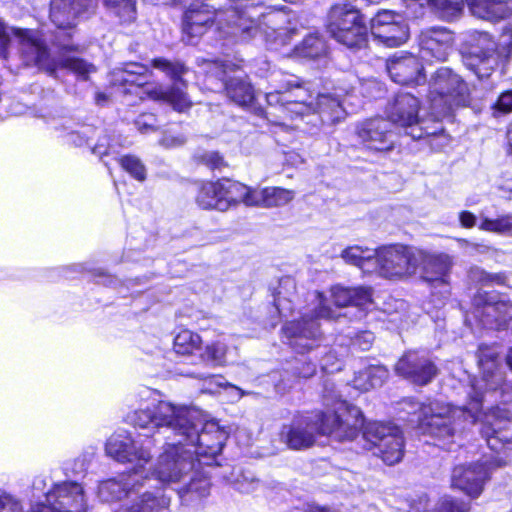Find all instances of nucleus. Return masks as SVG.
Listing matches in <instances>:
<instances>
[{
    "mask_svg": "<svg viewBox=\"0 0 512 512\" xmlns=\"http://www.w3.org/2000/svg\"><path fill=\"white\" fill-rule=\"evenodd\" d=\"M507 364L512 370V349L510 350L509 354L507 355Z\"/></svg>",
    "mask_w": 512,
    "mask_h": 512,
    "instance_id": "338daca9",
    "label": "nucleus"
},
{
    "mask_svg": "<svg viewBox=\"0 0 512 512\" xmlns=\"http://www.w3.org/2000/svg\"><path fill=\"white\" fill-rule=\"evenodd\" d=\"M479 229L512 237V213L503 214L496 218L482 217Z\"/></svg>",
    "mask_w": 512,
    "mask_h": 512,
    "instance_id": "79ce46f5",
    "label": "nucleus"
},
{
    "mask_svg": "<svg viewBox=\"0 0 512 512\" xmlns=\"http://www.w3.org/2000/svg\"><path fill=\"white\" fill-rule=\"evenodd\" d=\"M201 463L184 448L182 440L167 443L159 456L154 473L157 479L166 484H181L177 489L181 503L186 507H199L209 494L210 482L200 471Z\"/></svg>",
    "mask_w": 512,
    "mask_h": 512,
    "instance_id": "39448f33",
    "label": "nucleus"
},
{
    "mask_svg": "<svg viewBox=\"0 0 512 512\" xmlns=\"http://www.w3.org/2000/svg\"><path fill=\"white\" fill-rule=\"evenodd\" d=\"M492 462H477L469 465H459L452 472V487L459 489L469 496L477 497L488 479Z\"/></svg>",
    "mask_w": 512,
    "mask_h": 512,
    "instance_id": "4be33fe9",
    "label": "nucleus"
},
{
    "mask_svg": "<svg viewBox=\"0 0 512 512\" xmlns=\"http://www.w3.org/2000/svg\"><path fill=\"white\" fill-rule=\"evenodd\" d=\"M287 287L294 288V283L290 278L281 280L279 289L274 294V305L281 315H286L288 312L292 311L291 300L283 293V289Z\"/></svg>",
    "mask_w": 512,
    "mask_h": 512,
    "instance_id": "09e8293b",
    "label": "nucleus"
},
{
    "mask_svg": "<svg viewBox=\"0 0 512 512\" xmlns=\"http://www.w3.org/2000/svg\"><path fill=\"white\" fill-rule=\"evenodd\" d=\"M471 13L484 20L499 21L512 15V0H466Z\"/></svg>",
    "mask_w": 512,
    "mask_h": 512,
    "instance_id": "c756f323",
    "label": "nucleus"
},
{
    "mask_svg": "<svg viewBox=\"0 0 512 512\" xmlns=\"http://www.w3.org/2000/svg\"><path fill=\"white\" fill-rule=\"evenodd\" d=\"M421 257L417 248L393 245L376 252L374 269L386 278H403L416 273V262Z\"/></svg>",
    "mask_w": 512,
    "mask_h": 512,
    "instance_id": "ddd939ff",
    "label": "nucleus"
},
{
    "mask_svg": "<svg viewBox=\"0 0 512 512\" xmlns=\"http://www.w3.org/2000/svg\"><path fill=\"white\" fill-rule=\"evenodd\" d=\"M459 221L463 228H472L476 225V216L470 211H462L459 214Z\"/></svg>",
    "mask_w": 512,
    "mask_h": 512,
    "instance_id": "13d9d810",
    "label": "nucleus"
},
{
    "mask_svg": "<svg viewBox=\"0 0 512 512\" xmlns=\"http://www.w3.org/2000/svg\"><path fill=\"white\" fill-rule=\"evenodd\" d=\"M20 502L12 495L0 489V512H22Z\"/></svg>",
    "mask_w": 512,
    "mask_h": 512,
    "instance_id": "3c124183",
    "label": "nucleus"
},
{
    "mask_svg": "<svg viewBox=\"0 0 512 512\" xmlns=\"http://www.w3.org/2000/svg\"><path fill=\"white\" fill-rule=\"evenodd\" d=\"M223 201L226 202L227 210L231 206L244 203L246 206H255L256 189H252L240 182L230 179H221Z\"/></svg>",
    "mask_w": 512,
    "mask_h": 512,
    "instance_id": "473e14b6",
    "label": "nucleus"
},
{
    "mask_svg": "<svg viewBox=\"0 0 512 512\" xmlns=\"http://www.w3.org/2000/svg\"><path fill=\"white\" fill-rule=\"evenodd\" d=\"M296 373L299 377L309 378L316 372V365L312 362L304 363L302 367L295 368Z\"/></svg>",
    "mask_w": 512,
    "mask_h": 512,
    "instance_id": "bf43d9fd",
    "label": "nucleus"
},
{
    "mask_svg": "<svg viewBox=\"0 0 512 512\" xmlns=\"http://www.w3.org/2000/svg\"><path fill=\"white\" fill-rule=\"evenodd\" d=\"M330 298L336 308L354 306L358 308V315L362 317V310L372 304V290L367 287L347 288L340 285L333 286L330 290Z\"/></svg>",
    "mask_w": 512,
    "mask_h": 512,
    "instance_id": "a878e982",
    "label": "nucleus"
},
{
    "mask_svg": "<svg viewBox=\"0 0 512 512\" xmlns=\"http://www.w3.org/2000/svg\"><path fill=\"white\" fill-rule=\"evenodd\" d=\"M420 101L409 93H399L387 109L390 123L412 131L419 124Z\"/></svg>",
    "mask_w": 512,
    "mask_h": 512,
    "instance_id": "393cba45",
    "label": "nucleus"
},
{
    "mask_svg": "<svg viewBox=\"0 0 512 512\" xmlns=\"http://www.w3.org/2000/svg\"><path fill=\"white\" fill-rule=\"evenodd\" d=\"M372 36L387 47H398L404 44L409 37L407 24L400 20L390 26H382L371 32Z\"/></svg>",
    "mask_w": 512,
    "mask_h": 512,
    "instance_id": "f704fd0d",
    "label": "nucleus"
},
{
    "mask_svg": "<svg viewBox=\"0 0 512 512\" xmlns=\"http://www.w3.org/2000/svg\"><path fill=\"white\" fill-rule=\"evenodd\" d=\"M327 30L339 43L360 49L367 41V27L358 9L350 4L334 5L327 20Z\"/></svg>",
    "mask_w": 512,
    "mask_h": 512,
    "instance_id": "9b49d317",
    "label": "nucleus"
},
{
    "mask_svg": "<svg viewBox=\"0 0 512 512\" xmlns=\"http://www.w3.org/2000/svg\"><path fill=\"white\" fill-rule=\"evenodd\" d=\"M200 335L190 330L180 331L174 338V350L180 355H190L201 349Z\"/></svg>",
    "mask_w": 512,
    "mask_h": 512,
    "instance_id": "a19ab883",
    "label": "nucleus"
},
{
    "mask_svg": "<svg viewBox=\"0 0 512 512\" xmlns=\"http://www.w3.org/2000/svg\"><path fill=\"white\" fill-rule=\"evenodd\" d=\"M170 499L160 491L142 493L131 504L126 503L114 512H169Z\"/></svg>",
    "mask_w": 512,
    "mask_h": 512,
    "instance_id": "2f4dec72",
    "label": "nucleus"
},
{
    "mask_svg": "<svg viewBox=\"0 0 512 512\" xmlns=\"http://www.w3.org/2000/svg\"><path fill=\"white\" fill-rule=\"evenodd\" d=\"M20 54L26 66H37L49 76L56 78L57 69L65 68L83 79H87L90 73L95 72V66L76 57H52L47 47L36 38L29 30L20 34Z\"/></svg>",
    "mask_w": 512,
    "mask_h": 512,
    "instance_id": "1a4fd4ad",
    "label": "nucleus"
},
{
    "mask_svg": "<svg viewBox=\"0 0 512 512\" xmlns=\"http://www.w3.org/2000/svg\"><path fill=\"white\" fill-rule=\"evenodd\" d=\"M259 3L252 1L243 5L239 2L226 10H216L203 2L192 3L184 14L183 31L193 37L200 36L216 23L219 30L242 41L260 35L267 42H276L285 33L281 27L285 16L278 11L259 12Z\"/></svg>",
    "mask_w": 512,
    "mask_h": 512,
    "instance_id": "f03ea898",
    "label": "nucleus"
},
{
    "mask_svg": "<svg viewBox=\"0 0 512 512\" xmlns=\"http://www.w3.org/2000/svg\"><path fill=\"white\" fill-rule=\"evenodd\" d=\"M507 141H508L509 151L512 154V125L510 126V128L507 132Z\"/></svg>",
    "mask_w": 512,
    "mask_h": 512,
    "instance_id": "69168bd1",
    "label": "nucleus"
},
{
    "mask_svg": "<svg viewBox=\"0 0 512 512\" xmlns=\"http://www.w3.org/2000/svg\"><path fill=\"white\" fill-rule=\"evenodd\" d=\"M104 5L110 9L123 22H132L136 18L135 0H103Z\"/></svg>",
    "mask_w": 512,
    "mask_h": 512,
    "instance_id": "c03bdc74",
    "label": "nucleus"
},
{
    "mask_svg": "<svg viewBox=\"0 0 512 512\" xmlns=\"http://www.w3.org/2000/svg\"><path fill=\"white\" fill-rule=\"evenodd\" d=\"M86 500L83 488L75 482L55 485L43 503L35 505L31 512H84Z\"/></svg>",
    "mask_w": 512,
    "mask_h": 512,
    "instance_id": "2eb2a0df",
    "label": "nucleus"
},
{
    "mask_svg": "<svg viewBox=\"0 0 512 512\" xmlns=\"http://www.w3.org/2000/svg\"><path fill=\"white\" fill-rule=\"evenodd\" d=\"M480 378L475 379L468 392L470 402L463 407H452L438 401L420 405L419 426L444 444L452 442L456 435L482 421L481 434L493 451H499L509 443L510 436L504 432L512 419V411L495 407L482 415L484 391H496L504 383V367L500 361L498 347L480 345L478 349Z\"/></svg>",
    "mask_w": 512,
    "mask_h": 512,
    "instance_id": "f257e3e1",
    "label": "nucleus"
},
{
    "mask_svg": "<svg viewBox=\"0 0 512 512\" xmlns=\"http://www.w3.org/2000/svg\"><path fill=\"white\" fill-rule=\"evenodd\" d=\"M494 115L512 112V91L502 93L493 105Z\"/></svg>",
    "mask_w": 512,
    "mask_h": 512,
    "instance_id": "603ef678",
    "label": "nucleus"
},
{
    "mask_svg": "<svg viewBox=\"0 0 512 512\" xmlns=\"http://www.w3.org/2000/svg\"><path fill=\"white\" fill-rule=\"evenodd\" d=\"M395 372L413 384L424 386L436 377L438 368L426 352L409 350L395 364Z\"/></svg>",
    "mask_w": 512,
    "mask_h": 512,
    "instance_id": "dca6fc26",
    "label": "nucleus"
},
{
    "mask_svg": "<svg viewBox=\"0 0 512 512\" xmlns=\"http://www.w3.org/2000/svg\"><path fill=\"white\" fill-rule=\"evenodd\" d=\"M386 70L390 78L398 84H420L425 81L423 64L410 53H395L386 61Z\"/></svg>",
    "mask_w": 512,
    "mask_h": 512,
    "instance_id": "5701e85b",
    "label": "nucleus"
},
{
    "mask_svg": "<svg viewBox=\"0 0 512 512\" xmlns=\"http://www.w3.org/2000/svg\"><path fill=\"white\" fill-rule=\"evenodd\" d=\"M153 120V116L152 115H149V116H141L137 121H136V124L139 128V130L141 132H146L148 131L149 129H153L154 128V124L152 123Z\"/></svg>",
    "mask_w": 512,
    "mask_h": 512,
    "instance_id": "052dcab7",
    "label": "nucleus"
},
{
    "mask_svg": "<svg viewBox=\"0 0 512 512\" xmlns=\"http://www.w3.org/2000/svg\"><path fill=\"white\" fill-rule=\"evenodd\" d=\"M374 335L370 331H362L352 339V345L362 351H367L372 346Z\"/></svg>",
    "mask_w": 512,
    "mask_h": 512,
    "instance_id": "864d4df0",
    "label": "nucleus"
},
{
    "mask_svg": "<svg viewBox=\"0 0 512 512\" xmlns=\"http://www.w3.org/2000/svg\"><path fill=\"white\" fill-rule=\"evenodd\" d=\"M363 438L373 455L387 465L399 463L404 456L405 441L401 429L391 423L373 422L364 427Z\"/></svg>",
    "mask_w": 512,
    "mask_h": 512,
    "instance_id": "f8f14e48",
    "label": "nucleus"
},
{
    "mask_svg": "<svg viewBox=\"0 0 512 512\" xmlns=\"http://www.w3.org/2000/svg\"><path fill=\"white\" fill-rule=\"evenodd\" d=\"M431 110L436 118L448 115L454 107L470 102L468 85L448 67L439 68L430 81Z\"/></svg>",
    "mask_w": 512,
    "mask_h": 512,
    "instance_id": "9d476101",
    "label": "nucleus"
},
{
    "mask_svg": "<svg viewBox=\"0 0 512 512\" xmlns=\"http://www.w3.org/2000/svg\"><path fill=\"white\" fill-rule=\"evenodd\" d=\"M363 426L359 408L339 401L335 408L326 412L301 415L284 425L281 441L291 450H305L315 445L319 435L330 436L338 441L352 440Z\"/></svg>",
    "mask_w": 512,
    "mask_h": 512,
    "instance_id": "7ed1b4c3",
    "label": "nucleus"
},
{
    "mask_svg": "<svg viewBox=\"0 0 512 512\" xmlns=\"http://www.w3.org/2000/svg\"><path fill=\"white\" fill-rule=\"evenodd\" d=\"M204 163L211 169H220L225 165L223 157L218 152H207L203 155Z\"/></svg>",
    "mask_w": 512,
    "mask_h": 512,
    "instance_id": "6e6d98bb",
    "label": "nucleus"
},
{
    "mask_svg": "<svg viewBox=\"0 0 512 512\" xmlns=\"http://www.w3.org/2000/svg\"><path fill=\"white\" fill-rule=\"evenodd\" d=\"M148 68L140 63H127L121 68H116L111 73V84L124 87V93H133V88L138 89L148 81Z\"/></svg>",
    "mask_w": 512,
    "mask_h": 512,
    "instance_id": "bb28decb",
    "label": "nucleus"
},
{
    "mask_svg": "<svg viewBox=\"0 0 512 512\" xmlns=\"http://www.w3.org/2000/svg\"><path fill=\"white\" fill-rule=\"evenodd\" d=\"M226 65H216V75L224 83L227 96L240 106L249 105L254 99V91L251 84L240 76H233L227 79Z\"/></svg>",
    "mask_w": 512,
    "mask_h": 512,
    "instance_id": "cd10ccee",
    "label": "nucleus"
},
{
    "mask_svg": "<svg viewBox=\"0 0 512 512\" xmlns=\"http://www.w3.org/2000/svg\"><path fill=\"white\" fill-rule=\"evenodd\" d=\"M96 0H51L50 19L60 30H71L81 18L93 13Z\"/></svg>",
    "mask_w": 512,
    "mask_h": 512,
    "instance_id": "6ab92c4d",
    "label": "nucleus"
},
{
    "mask_svg": "<svg viewBox=\"0 0 512 512\" xmlns=\"http://www.w3.org/2000/svg\"><path fill=\"white\" fill-rule=\"evenodd\" d=\"M155 98L167 101L177 111H183L191 106V101L186 93L177 86H172L167 91H153Z\"/></svg>",
    "mask_w": 512,
    "mask_h": 512,
    "instance_id": "37998d69",
    "label": "nucleus"
},
{
    "mask_svg": "<svg viewBox=\"0 0 512 512\" xmlns=\"http://www.w3.org/2000/svg\"><path fill=\"white\" fill-rule=\"evenodd\" d=\"M106 454L121 463H134L133 471L142 474L143 469L151 460L148 449L138 447L137 442L125 433H115L110 436L105 445Z\"/></svg>",
    "mask_w": 512,
    "mask_h": 512,
    "instance_id": "f3484780",
    "label": "nucleus"
},
{
    "mask_svg": "<svg viewBox=\"0 0 512 512\" xmlns=\"http://www.w3.org/2000/svg\"><path fill=\"white\" fill-rule=\"evenodd\" d=\"M71 37V32L59 33L56 35L55 44L64 51H77L78 45L70 42Z\"/></svg>",
    "mask_w": 512,
    "mask_h": 512,
    "instance_id": "5fc2aeb1",
    "label": "nucleus"
},
{
    "mask_svg": "<svg viewBox=\"0 0 512 512\" xmlns=\"http://www.w3.org/2000/svg\"><path fill=\"white\" fill-rule=\"evenodd\" d=\"M315 307L302 315L298 320L288 322L283 327L284 337L297 353L304 354L320 345L322 332L319 319L338 320L346 317L329 305V300L320 292H316Z\"/></svg>",
    "mask_w": 512,
    "mask_h": 512,
    "instance_id": "0eeeda50",
    "label": "nucleus"
},
{
    "mask_svg": "<svg viewBox=\"0 0 512 512\" xmlns=\"http://www.w3.org/2000/svg\"><path fill=\"white\" fill-rule=\"evenodd\" d=\"M388 376L389 372L385 367L369 366L356 374L354 385L357 389L367 391L382 386Z\"/></svg>",
    "mask_w": 512,
    "mask_h": 512,
    "instance_id": "4c0bfd02",
    "label": "nucleus"
},
{
    "mask_svg": "<svg viewBox=\"0 0 512 512\" xmlns=\"http://www.w3.org/2000/svg\"><path fill=\"white\" fill-rule=\"evenodd\" d=\"M185 406H177L173 403L160 401L153 409H139L128 415L129 422L135 427L147 429H165L174 435L175 429H181L180 421L185 416Z\"/></svg>",
    "mask_w": 512,
    "mask_h": 512,
    "instance_id": "4468645a",
    "label": "nucleus"
},
{
    "mask_svg": "<svg viewBox=\"0 0 512 512\" xmlns=\"http://www.w3.org/2000/svg\"><path fill=\"white\" fill-rule=\"evenodd\" d=\"M221 180L203 183L196 196V202L202 209H216L226 211L227 205L223 201Z\"/></svg>",
    "mask_w": 512,
    "mask_h": 512,
    "instance_id": "72a5a7b5",
    "label": "nucleus"
},
{
    "mask_svg": "<svg viewBox=\"0 0 512 512\" xmlns=\"http://www.w3.org/2000/svg\"><path fill=\"white\" fill-rule=\"evenodd\" d=\"M270 91L266 92V101L270 106H279L290 118L303 117L317 113L322 123L335 124L346 117L344 100L341 95L319 94L316 104L307 83L296 78H272Z\"/></svg>",
    "mask_w": 512,
    "mask_h": 512,
    "instance_id": "20e7f679",
    "label": "nucleus"
},
{
    "mask_svg": "<svg viewBox=\"0 0 512 512\" xmlns=\"http://www.w3.org/2000/svg\"><path fill=\"white\" fill-rule=\"evenodd\" d=\"M10 42L9 34L4 23L0 21V57L7 59L8 57V45Z\"/></svg>",
    "mask_w": 512,
    "mask_h": 512,
    "instance_id": "4d7b16f0",
    "label": "nucleus"
},
{
    "mask_svg": "<svg viewBox=\"0 0 512 512\" xmlns=\"http://www.w3.org/2000/svg\"><path fill=\"white\" fill-rule=\"evenodd\" d=\"M295 197L293 190L281 187H266L256 190L255 206L263 208L281 207L290 203Z\"/></svg>",
    "mask_w": 512,
    "mask_h": 512,
    "instance_id": "c9c22d12",
    "label": "nucleus"
},
{
    "mask_svg": "<svg viewBox=\"0 0 512 512\" xmlns=\"http://www.w3.org/2000/svg\"><path fill=\"white\" fill-rule=\"evenodd\" d=\"M413 139H428V144L432 149L440 150L447 146L450 142V138L444 133V128L438 119H420L419 124L412 129L407 131Z\"/></svg>",
    "mask_w": 512,
    "mask_h": 512,
    "instance_id": "7c9ffc66",
    "label": "nucleus"
},
{
    "mask_svg": "<svg viewBox=\"0 0 512 512\" xmlns=\"http://www.w3.org/2000/svg\"><path fill=\"white\" fill-rule=\"evenodd\" d=\"M147 481L148 479L138 471H132L119 479L113 478L101 482L98 487V496L105 502L117 501L125 496L138 494Z\"/></svg>",
    "mask_w": 512,
    "mask_h": 512,
    "instance_id": "b1692460",
    "label": "nucleus"
},
{
    "mask_svg": "<svg viewBox=\"0 0 512 512\" xmlns=\"http://www.w3.org/2000/svg\"><path fill=\"white\" fill-rule=\"evenodd\" d=\"M469 278L471 281L480 283L482 285H502L506 281V276L504 273H488L479 267L470 269Z\"/></svg>",
    "mask_w": 512,
    "mask_h": 512,
    "instance_id": "de8ad7c7",
    "label": "nucleus"
},
{
    "mask_svg": "<svg viewBox=\"0 0 512 512\" xmlns=\"http://www.w3.org/2000/svg\"><path fill=\"white\" fill-rule=\"evenodd\" d=\"M341 257L346 263L359 267L364 272L374 269L376 252L373 249L351 246L344 249Z\"/></svg>",
    "mask_w": 512,
    "mask_h": 512,
    "instance_id": "e433bc0d",
    "label": "nucleus"
},
{
    "mask_svg": "<svg viewBox=\"0 0 512 512\" xmlns=\"http://www.w3.org/2000/svg\"><path fill=\"white\" fill-rule=\"evenodd\" d=\"M184 143L183 138L164 136L161 140V144L166 147L178 146Z\"/></svg>",
    "mask_w": 512,
    "mask_h": 512,
    "instance_id": "e2e57ef3",
    "label": "nucleus"
},
{
    "mask_svg": "<svg viewBox=\"0 0 512 512\" xmlns=\"http://www.w3.org/2000/svg\"><path fill=\"white\" fill-rule=\"evenodd\" d=\"M469 43L464 56L466 66L480 79L489 77L500 60H507L512 53V28L504 27L498 42L487 32L475 31Z\"/></svg>",
    "mask_w": 512,
    "mask_h": 512,
    "instance_id": "6e6552de",
    "label": "nucleus"
},
{
    "mask_svg": "<svg viewBox=\"0 0 512 512\" xmlns=\"http://www.w3.org/2000/svg\"><path fill=\"white\" fill-rule=\"evenodd\" d=\"M120 166L137 181L146 179V167L135 155H124L118 159Z\"/></svg>",
    "mask_w": 512,
    "mask_h": 512,
    "instance_id": "49530a36",
    "label": "nucleus"
},
{
    "mask_svg": "<svg viewBox=\"0 0 512 512\" xmlns=\"http://www.w3.org/2000/svg\"><path fill=\"white\" fill-rule=\"evenodd\" d=\"M185 416L180 421L181 429H175L174 437L191 446L193 457H214L222 451L227 439L226 432L217 422L207 421L205 415L194 407L185 406Z\"/></svg>",
    "mask_w": 512,
    "mask_h": 512,
    "instance_id": "423d86ee",
    "label": "nucleus"
},
{
    "mask_svg": "<svg viewBox=\"0 0 512 512\" xmlns=\"http://www.w3.org/2000/svg\"><path fill=\"white\" fill-rule=\"evenodd\" d=\"M152 66L170 77L173 81L182 82V75L187 72L186 66L176 60L170 61L166 58H155L152 60Z\"/></svg>",
    "mask_w": 512,
    "mask_h": 512,
    "instance_id": "a18cd8bd",
    "label": "nucleus"
},
{
    "mask_svg": "<svg viewBox=\"0 0 512 512\" xmlns=\"http://www.w3.org/2000/svg\"><path fill=\"white\" fill-rule=\"evenodd\" d=\"M421 257L416 262V272L420 271L421 278L433 287H441V293L449 292L448 275L452 265L446 254H430L418 249Z\"/></svg>",
    "mask_w": 512,
    "mask_h": 512,
    "instance_id": "aec40b11",
    "label": "nucleus"
},
{
    "mask_svg": "<svg viewBox=\"0 0 512 512\" xmlns=\"http://www.w3.org/2000/svg\"><path fill=\"white\" fill-rule=\"evenodd\" d=\"M400 20H402L401 16L396 15L392 11L384 10L378 12L375 17L371 19V32L376 31V29L382 26H390L392 23Z\"/></svg>",
    "mask_w": 512,
    "mask_h": 512,
    "instance_id": "8fccbe9b",
    "label": "nucleus"
},
{
    "mask_svg": "<svg viewBox=\"0 0 512 512\" xmlns=\"http://www.w3.org/2000/svg\"><path fill=\"white\" fill-rule=\"evenodd\" d=\"M484 325H495L497 328H506L512 325V302L506 299L486 301L481 309L477 310Z\"/></svg>",
    "mask_w": 512,
    "mask_h": 512,
    "instance_id": "c85d7f7f",
    "label": "nucleus"
},
{
    "mask_svg": "<svg viewBox=\"0 0 512 512\" xmlns=\"http://www.w3.org/2000/svg\"><path fill=\"white\" fill-rule=\"evenodd\" d=\"M454 43L453 33L441 27L421 31L418 37L420 57L424 60L446 61Z\"/></svg>",
    "mask_w": 512,
    "mask_h": 512,
    "instance_id": "412c9836",
    "label": "nucleus"
},
{
    "mask_svg": "<svg viewBox=\"0 0 512 512\" xmlns=\"http://www.w3.org/2000/svg\"><path fill=\"white\" fill-rule=\"evenodd\" d=\"M187 376L208 381L210 384L214 383L216 385H221V382L219 381L221 379L220 376L206 374V373H197V374L190 373V374H187Z\"/></svg>",
    "mask_w": 512,
    "mask_h": 512,
    "instance_id": "680f3d73",
    "label": "nucleus"
},
{
    "mask_svg": "<svg viewBox=\"0 0 512 512\" xmlns=\"http://www.w3.org/2000/svg\"><path fill=\"white\" fill-rule=\"evenodd\" d=\"M326 53L325 42L315 34L308 35L295 47V54L301 58L315 59Z\"/></svg>",
    "mask_w": 512,
    "mask_h": 512,
    "instance_id": "ea45409f",
    "label": "nucleus"
},
{
    "mask_svg": "<svg viewBox=\"0 0 512 512\" xmlns=\"http://www.w3.org/2000/svg\"><path fill=\"white\" fill-rule=\"evenodd\" d=\"M228 346L220 341H213L205 345L200 353V359L210 367L224 366L227 362Z\"/></svg>",
    "mask_w": 512,
    "mask_h": 512,
    "instance_id": "58836bf2",
    "label": "nucleus"
},
{
    "mask_svg": "<svg viewBox=\"0 0 512 512\" xmlns=\"http://www.w3.org/2000/svg\"><path fill=\"white\" fill-rule=\"evenodd\" d=\"M391 123L382 117L366 119L357 124L355 134L359 142L369 150L390 151L394 147Z\"/></svg>",
    "mask_w": 512,
    "mask_h": 512,
    "instance_id": "a211bd4d",
    "label": "nucleus"
},
{
    "mask_svg": "<svg viewBox=\"0 0 512 512\" xmlns=\"http://www.w3.org/2000/svg\"><path fill=\"white\" fill-rule=\"evenodd\" d=\"M296 512H300L299 509H296ZM303 512H334L326 507H319L314 505H307L306 509Z\"/></svg>",
    "mask_w": 512,
    "mask_h": 512,
    "instance_id": "0e129e2a",
    "label": "nucleus"
},
{
    "mask_svg": "<svg viewBox=\"0 0 512 512\" xmlns=\"http://www.w3.org/2000/svg\"><path fill=\"white\" fill-rule=\"evenodd\" d=\"M503 189H505L509 193H512V181L510 183H507L506 185H504Z\"/></svg>",
    "mask_w": 512,
    "mask_h": 512,
    "instance_id": "774afa93",
    "label": "nucleus"
}]
</instances>
